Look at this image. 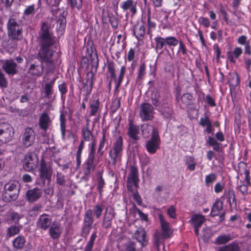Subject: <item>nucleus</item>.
I'll return each instance as SVG.
<instances>
[{"instance_id": "obj_60", "label": "nucleus", "mask_w": 251, "mask_h": 251, "mask_svg": "<svg viewBox=\"0 0 251 251\" xmlns=\"http://www.w3.org/2000/svg\"><path fill=\"white\" fill-rule=\"evenodd\" d=\"M57 183L59 185H63L65 183V176L61 174H57Z\"/></svg>"}, {"instance_id": "obj_32", "label": "nucleus", "mask_w": 251, "mask_h": 251, "mask_svg": "<svg viewBox=\"0 0 251 251\" xmlns=\"http://www.w3.org/2000/svg\"><path fill=\"white\" fill-rule=\"evenodd\" d=\"M232 238L230 234H224L218 236L216 240V243L218 245L226 244L231 240Z\"/></svg>"}, {"instance_id": "obj_40", "label": "nucleus", "mask_w": 251, "mask_h": 251, "mask_svg": "<svg viewBox=\"0 0 251 251\" xmlns=\"http://www.w3.org/2000/svg\"><path fill=\"white\" fill-rule=\"evenodd\" d=\"M95 168V166L94 164V162L87 160L86 162V167L85 171V174H90L91 172L94 171Z\"/></svg>"}, {"instance_id": "obj_1", "label": "nucleus", "mask_w": 251, "mask_h": 251, "mask_svg": "<svg viewBox=\"0 0 251 251\" xmlns=\"http://www.w3.org/2000/svg\"><path fill=\"white\" fill-rule=\"evenodd\" d=\"M39 38L41 39V48L39 51L41 59L51 65L52 68L53 51L49 47L54 44V36L51 31V27L47 22L43 23L39 32Z\"/></svg>"}, {"instance_id": "obj_6", "label": "nucleus", "mask_w": 251, "mask_h": 251, "mask_svg": "<svg viewBox=\"0 0 251 251\" xmlns=\"http://www.w3.org/2000/svg\"><path fill=\"white\" fill-rule=\"evenodd\" d=\"M14 134L13 127L8 123H0V137L4 139L5 143L11 141Z\"/></svg>"}, {"instance_id": "obj_20", "label": "nucleus", "mask_w": 251, "mask_h": 251, "mask_svg": "<svg viewBox=\"0 0 251 251\" xmlns=\"http://www.w3.org/2000/svg\"><path fill=\"white\" fill-rule=\"evenodd\" d=\"M50 123L51 120L49 115L46 113H42L39 118V125L40 127L44 130H46Z\"/></svg>"}, {"instance_id": "obj_3", "label": "nucleus", "mask_w": 251, "mask_h": 251, "mask_svg": "<svg viewBox=\"0 0 251 251\" xmlns=\"http://www.w3.org/2000/svg\"><path fill=\"white\" fill-rule=\"evenodd\" d=\"M7 33L13 40H20L22 38V28L14 19H10L7 23Z\"/></svg>"}, {"instance_id": "obj_16", "label": "nucleus", "mask_w": 251, "mask_h": 251, "mask_svg": "<svg viewBox=\"0 0 251 251\" xmlns=\"http://www.w3.org/2000/svg\"><path fill=\"white\" fill-rule=\"evenodd\" d=\"M62 231V228L59 224L54 222L49 229V233L51 238L58 239Z\"/></svg>"}, {"instance_id": "obj_12", "label": "nucleus", "mask_w": 251, "mask_h": 251, "mask_svg": "<svg viewBox=\"0 0 251 251\" xmlns=\"http://www.w3.org/2000/svg\"><path fill=\"white\" fill-rule=\"evenodd\" d=\"M120 5L123 11L129 10L132 15L137 12V2L133 0H122Z\"/></svg>"}, {"instance_id": "obj_57", "label": "nucleus", "mask_w": 251, "mask_h": 251, "mask_svg": "<svg viewBox=\"0 0 251 251\" xmlns=\"http://www.w3.org/2000/svg\"><path fill=\"white\" fill-rule=\"evenodd\" d=\"M135 57V51L132 48H130L127 54L126 59L129 62L132 61L134 60Z\"/></svg>"}, {"instance_id": "obj_56", "label": "nucleus", "mask_w": 251, "mask_h": 251, "mask_svg": "<svg viewBox=\"0 0 251 251\" xmlns=\"http://www.w3.org/2000/svg\"><path fill=\"white\" fill-rule=\"evenodd\" d=\"M211 123L209 120V119L205 116L204 118H201L200 121V124L201 126H206L209 124H210Z\"/></svg>"}, {"instance_id": "obj_31", "label": "nucleus", "mask_w": 251, "mask_h": 251, "mask_svg": "<svg viewBox=\"0 0 251 251\" xmlns=\"http://www.w3.org/2000/svg\"><path fill=\"white\" fill-rule=\"evenodd\" d=\"M91 115L95 116L98 111L100 106V101L98 99L95 98L90 102Z\"/></svg>"}, {"instance_id": "obj_36", "label": "nucleus", "mask_w": 251, "mask_h": 251, "mask_svg": "<svg viewBox=\"0 0 251 251\" xmlns=\"http://www.w3.org/2000/svg\"><path fill=\"white\" fill-rule=\"evenodd\" d=\"M166 45L169 46L176 47L178 43V40L174 36H169L165 38Z\"/></svg>"}, {"instance_id": "obj_30", "label": "nucleus", "mask_w": 251, "mask_h": 251, "mask_svg": "<svg viewBox=\"0 0 251 251\" xmlns=\"http://www.w3.org/2000/svg\"><path fill=\"white\" fill-rule=\"evenodd\" d=\"M139 133V127L130 123L128 129V135L132 139L136 140L138 139V134Z\"/></svg>"}, {"instance_id": "obj_8", "label": "nucleus", "mask_w": 251, "mask_h": 251, "mask_svg": "<svg viewBox=\"0 0 251 251\" xmlns=\"http://www.w3.org/2000/svg\"><path fill=\"white\" fill-rule=\"evenodd\" d=\"M160 140L158 133H155L151 136V139L147 141L146 143V149L147 151L151 153H155L159 148Z\"/></svg>"}, {"instance_id": "obj_59", "label": "nucleus", "mask_w": 251, "mask_h": 251, "mask_svg": "<svg viewBox=\"0 0 251 251\" xmlns=\"http://www.w3.org/2000/svg\"><path fill=\"white\" fill-rule=\"evenodd\" d=\"M23 217V216L22 215H19L16 212H13L11 214V217L12 220L14 221L16 223H18L20 219H22Z\"/></svg>"}, {"instance_id": "obj_50", "label": "nucleus", "mask_w": 251, "mask_h": 251, "mask_svg": "<svg viewBox=\"0 0 251 251\" xmlns=\"http://www.w3.org/2000/svg\"><path fill=\"white\" fill-rule=\"evenodd\" d=\"M107 69L108 71L111 75V77L112 78H115L116 75L115 73V69L114 63L112 62L108 63Z\"/></svg>"}, {"instance_id": "obj_58", "label": "nucleus", "mask_w": 251, "mask_h": 251, "mask_svg": "<svg viewBox=\"0 0 251 251\" xmlns=\"http://www.w3.org/2000/svg\"><path fill=\"white\" fill-rule=\"evenodd\" d=\"M7 85V81L4 76V75L0 72V86L5 88Z\"/></svg>"}, {"instance_id": "obj_10", "label": "nucleus", "mask_w": 251, "mask_h": 251, "mask_svg": "<svg viewBox=\"0 0 251 251\" xmlns=\"http://www.w3.org/2000/svg\"><path fill=\"white\" fill-rule=\"evenodd\" d=\"M51 217L50 215L43 214L38 218L37 222V226L39 228L46 230L51 226Z\"/></svg>"}, {"instance_id": "obj_14", "label": "nucleus", "mask_w": 251, "mask_h": 251, "mask_svg": "<svg viewBox=\"0 0 251 251\" xmlns=\"http://www.w3.org/2000/svg\"><path fill=\"white\" fill-rule=\"evenodd\" d=\"M42 64L41 65H31L29 69V72L31 74L35 75H41L43 73V63H46L47 66L49 70H51L54 68V64L52 62V68H50V67H51V65L47 62L43 61L42 59Z\"/></svg>"}, {"instance_id": "obj_55", "label": "nucleus", "mask_w": 251, "mask_h": 251, "mask_svg": "<svg viewBox=\"0 0 251 251\" xmlns=\"http://www.w3.org/2000/svg\"><path fill=\"white\" fill-rule=\"evenodd\" d=\"M146 72V66L144 63H142L140 65L139 69L138 70V78H141L145 74Z\"/></svg>"}, {"instance_id": "obj_46", "label": "nucleus", "mask_w": 251, "mask_h": 251, "mask_svg": "<svg viewBox=\"0 0 251 251\" xmlns=\"http://www.w3.org/2000/svg\"><path fill=\"white\" fill-rule=\"evenodd\" d=\"M126 70V66H122L121 68L120 73L119 75V76L118 78L117 84V88H118L119 87L121 82L123 81V78H124Z\"/></svg>"}, {"instance_id": "obj_48", "label": "nucleus", "mask_w": 251, "mask_h": 251, "mask_svg": "<svg viewBox=\"0 0 251 251\" xmlns=\"http://www.w3.org/2000/svg\"><path fill=\"white\" fill-rule=\"evenodd\" d=\"M85 222H87L89 225H91L93 223V219L92 217V210L88 209L85 214Z\"/></svg>"}, {"instance_id": "obj_61", "label": "nucleus", "mask_w": 251, "mask_h": 251, "mask_svg": "<svg viewBox=\"0 0 251 251\" xmlns=\"http://www.w3.org/2000/svg\"><path fill=\"white\" fill-rule=\"evenodd\" d=\"M134 212L138 214L140 218L145 221L148 220V216L145 213H143L138 208L134 209Z\"/></svg>"}, {"instance_id": "obj_45", "label": "nucleus", "mask_w": 251, "mask_h": 251, "mask_svg": "<svg viewBox=\"0 0 251 251\" xmlns=\"http://www.w3.org/2000/svg\"><path fill=\"white\" fill-rule=\"evenodd\" d=\"M18 189L17 185L14 183H9L6 184L4 186V190L6 194H7V192L16 191Z\"/></svg>"}, {"instance_id": "obj_23", "label": "nucleus", "mask_w": 251, "mask_h": 251, "mask_svg": "<svg viewBox=\"0 0 251 251\" xmlns=\"http://www.w3.org/2000/svg\"><path fill=\"white\" fill-rule=\"evenodd\" d=\"M142 131L145 137H148L150 134L151 136L155 133H158L156 129L152 125L144 124L142 126Z\"/></svg>"}, {"instance_id": "obj_18", "label": "nucleus", "mask_w": 251, "mask_h": 251, "mask_svg": "<svg viewBox=\"0 0 251 251\" xmlns=\"http://www.w3.org/2000/svg\"><path fill=\"white\" fill-rule=\"evenodd\" d=\"M114 217V209L110 207H107L103 220V225L106 228L111 225V221Z\"/></svg>"}, {"instance_id": "obj_49", "label": "nucleus", "mask_w": 251, "mask_h": 251, "mask_svg": "<svg viewBox=\"0 0 251 251\" xmlns=\"http://www.w3.org/2000/svg\"><path fill=\"white\" fill-rule=\"evenodd\" d=\"M199 23L205 27H208L210 25L209 19L205 17H201L199 19Z\"/></svg>"}, {"instance_id": "obj_63", "label": "nucleus", "mask_w": 251, "mask_h": 251, "mask_svg": "<svg viewBox=\"0 0 251 251\" xmlns=\"http://www.w3.org/2000/svg\"><path fill=\"white\" fill-rule=\"evenodd\" d=\"M247 37L245 35H242L238 37L237 39V42L240 45H245L247 43Z\"/></svg>"}, {"instance_id": "obj_54", "label": "nucleus", "mask_w": 251, "mask_h": 251, "mask_svg": "<svg viewBox=\"0 0 251 251\" xmlns=\"http://www.w3.org/2000/svg\"><path fill=\"white\" fill-rule=\"evenodd\" d=\"M35 12V8L34 5L27 6L24 10V15H29Z\"/></svg>"}, {"instance_id": "obj_47", "label": "nucleus", "mask_w": 251, "mask_h": 251, "mask_svg": "<svg viewBox=\"0 0 251 251\" xmlns=\"http://www.w3.org/2000/svg\"><path fill=\"white\" fill-rule=\"evenodd\" d=\"M216 179V176L214 174H210L207 175L205 178V182L206 185H209L213 182Z\"/></svg>"}, {"instance_id": "obj_34", "label": "nucleus", "mask_w": 251, "mask_h": 251, "mask_svg": "<svg viewBox=\"0 0 251 251\" xmlns=\"http://www.w3.org/2000/svg\"><path fill=\"white\" fill-rule=\"evenodd\" d=\"M97 237L96 232H94L91 235L89 241L85 248V251H91L93 247L94 241Z\"/></svg>"}, {"instance_id": "obj_43", "label": "nucleus", "mask_w": 251, "mask_h": 251, "mask_svg": "<svg viewBox=\"0 0 251 251\" xmlns=\"http://www.w3.org/2000/svg\"><path fill=\"white\" fill-rule=\"evenodd\" d=\"M82 135L84 139L86 141H90L93 138L91 131L87 127L82 129Z\"/></svg>"}, {"instance_id": "obj_28", "label": "nucleus", "mask_w": 251, "mask_h": 251, "mask_svg": "<svg viewBox=\"0 0 251 251\" xmlns=\"http://www.w3.org/2000/svg\"><path fill=\"white\" fill-rule=\"evenodd\" d=\"M185 161L187 168L189 170L194 171L195 170L197 162L194 157L192 156H186L185 157Z\"/></svg>"}, {"instance_id": "obj_44", "label": "nucleus", "mask_w": 251, "mask_h": 251, "mask_svg": "<svg viewBox=\"0 0 251 251\" xmlns=\"http://www.w3.org/2000/svg\"><path fill=\"white\" fill-rule=\"evenodd\" d=\"M102 211V206L99 204L96 205L93 209V213L96 215L97 218H99L100 217Z\"/></svg>"}, {"instance_id": "obj_33", "label": "nucleus", "mask_w": 251, "mask_h": 251, "mask_svg": "<svg viewBox=\"0 0 251 251\" xmlns=\"http://www.w3.org/2000/svg\"><path fill=\"white\" fill-rule=\"evenodd\" d=\"M155 43V50H161L163 46L166 45L165 38H162L159 36L156 37L154 38Z\"/></svg>"}, {"instance_id": "obj_9", "label": "nucleus", "mask_w": 251, "mask_h": 251, "mask_svg": "<svg viewBox=\"0 0 251 251\" xmlns=\"http://www.w3.org/2000/svg\"><path fill=\"white\" fill-rule=\"evenodd\" d=\"M139 178L137 168L132 166L130 168V171L127 182V187L129 190H131L132 186L136 188L138 187Z\"/></svg>"}, {"instance_id": "obj_7", "label": "nucleus", "mask_w": 251, "mask_h": 251, "mask_svg": "<svg viewBox=\"0 0 251 251\" xmlns=\"http://www.w3.org/2000/svg\"><path fill=\"white\" fill-rule=\"evenodd\" d=\"M35 139L34 130L30 127L26 128L22 138L23 146L26 148L30 147L34 144Z\"/></svg>"}, {"instance_id": "obj_4", "label": "nucleus", "mask_w": 251, "mask_h": 251, "mask_svg": "<svg viewBox=\"0 0 251 251\" xmlns=\"http://www.w3.org/2000/svg\"><path fill=\"white\" fill-rule=\"evenodd\" d=\"M123 141L122 137L119 136L116 138L115 141L112 146V150L109 152V156L113 160V163L115 164L117 159L121 156L123 151Z\"/></svg>"}, {"instance_id": "obj_21", "label": "nucleus", "mask_w": 251, "mask_h": 251, "mask_svg": "<svg viewBox=\"0 0 251 251\" xmlns=\"http://www.w3.org/2000/svg\"><path fill=\"white\" fill-rule=\"evenodd\" d=\"M51 172L47 167L46 163L44 160H42L40 168V176L43 179L50 180L51 177Z\"/></svg>"}, {"instance_id": "obj_13", "label": "nucleus", "mask_w": 251, "mask_h": 251, "mask_svg": "<svg viewBox=\"0 0 251 251\" xmlns=\"http://www.w3.org/2000/svg\"><path fill=\"white\" fill-rule=\"evenodd\" d=\"M238 173L237 177L238 178L240 176L243 177L246 183L249 185H251V177L250 176V172L247 169V165L244 162H240L238 164Z\"/></svg>"}, {"instance_id": "obj_39", "label": "nucleus", "mask_w": 251, "mask_h": 251, "mask_svg": "<svg viewBox=\"0 0 251 251\" xmlns=\"http://www.w3.org/2000/svg\"><path fill=\"white\" fill-rule=\"evenodd\" d=\"M66 120L65 118V116L63 114H61L60 115V129L61 131V134L62 136L64 137L65 135V128H66V124H65Z\"/></svg>"}, {"instance_id": "obj_29", "label": "nucleus", "mask_w": 251, "mask_h": 251, "mask_svg": "<svg viewBox=\"0 0 251 251\" xmlns=\"http://www.w3.org/2000/svg\"><path fill=\"white\" fill-rule=\"evenodd\" d=\"M218 251H240V248L238 244L232 242L228 245L220 247Z\"/></svg>"}, {"instance_id": "obj_2", "label": "nucleus", "mask_w": 251, "mask_h": 251, "mask_svg": "<svg viewBox=\"0 0 251 251\" xmlns=\"http://www.w3.org/2000/svg\"><path fill=\"white\" fill-rule=\"evenodd\" d=\"M159 219L161 223L162 233L156 232L154 235V244L157 248L161 242V239L169 237L172 233L169 223L165 220L162 214L159 215Z\"/></svg>"}, {"instance_id": "obj_38", "label": "nucleus", "mask_w": 251, "mask_h": 251, "mask_svg": "<svg viewBox=\"0 0 251 251\" xmlns=\"http://www.w3.org/2000/svg\"><path fill=\"white\" fill-rule=\"evenodd\" d=\"M54 80L47 83L45 85V91L46 96L49 98L50 96L52 94V89L54 85Z\"/></svg>"}, {"instance_id": "obj_64", "label": "nucleus", "mask_w": 251, "mask_h": 251, "mask_svg": "<svg viewBox=\"0 0 251 251\" xmlns=\"http://www.w3.org/2000/svg\"><path fill=\"white\" fill-rule=\"evenodd\" d=\"M148 24L149 31L152 30V29L155 28L156 25L154 22L151 21L150 16H148Z\"/></svg>"}, {"instance_id": "obj_5", "label": "nucleus", "mask_w": 251, "mask_h": 251, "mask_svg": "<svg viewBox=\"0 0 251 251\" xmlns=\"http://www.w3.org/2000/svg\"><path fill=\"white\" fill-rule=\"evenodd\" d=\"M38 165V158L33 153H27L23 161V168L26 171H31L36 168Z\"/></svg>"}, {"instance_id": "obj_62", "label": "nucleus", "mask_w": 251, "mask_h": 251, "mask_svg": "<svg viewBox=\"0 0 251 251\" xmlns=\"http://www.w3.org/2000/svg\"><path fill=\"white\" fill-rule=\"evenodd\" d=\"M71 6L73 7H76L78 9L81 7V0H71Z\"/></svg>"}, {"instance_id": "obj_41", "label": "nucleus", "mask_w": 251, "mask_h": 251, "mask_svg": "<svg viewBox=\"0 0 251 251\" xmlns=\"http://www.w3.org/2000/svg\"><path fill=\"white\" fill-rule=\"evenodd\" d=\"M230 78L228 79V83L229 85L232 86H235L238 85L239 83V78L238 75L234 73L232 75H230Z\"/></svg>"}, {"instance_id": "obj_27", "label": "nucleus", "mask_w": 251, "mask_h": 251, "mask_svg": "<svg viewBox=\"0 0 251 251\" xmlns=\"http://www.w3.org/2000/svg\"><path fill=\"white\" fill-rule=\"evenodd\" d=\"M223 208V202L220 201H216L213 205L211 211V215L212 216L214 217L218 215Z\"/></svg>"}, {"instance_id": "obj_19", "label": "nucleus", "mask_w": 251, "mask_h": 251, "mask_svg": "<svg viewBox=\"0 0 251 251\" xmlns=\"http://www.w3.org/2000/svg\"><path fill=\"white\" fill-rule=\"evenodd\" d=\"M16 64L13 60H5L2 65V67L5 72L8 74L14 75L16 73Z\"/></svg>"}, {"instance_id": "obj_17", "label": "nucleus", "mask_w": 251, "mask_h": 251, "mask_svg": "<svg viewBox=\"0 0 251 251\" xmlns=\"http://www.w3.org/2000/svg\"><path fill=\"white\" fill-rule=\"evenodd\" d=\"M152 102L156 107H157L158 110L161 112L162 114L166 118H169L173 113L172 109L170 107H168L166 108H163L160 107L159 102L158 100V96H155V97L153 98L151 97Z\"/></svg>"}, {"instance_id": "obj_53", "label": "nucleus", "mask_w": 251, "mask_h": 251, "mask_svg": "<svg viewBox=\"0 0 251 251\" xmlns=\"http://www.w3.org/2000/svg\"><path fill=\"white\" fill-rule=\"evenodd\" d=\"M125 251H137L134 244L129 241L126 245Z\"/></svg>"}, {"instance_id": "obj_15", "label": "nucleus", "mask_w": 251, "mask_h": 251, "mask_svg": "<svg viewBox=\"0 0 251 251\" xmlns=\"http://www.w3.org/2000/svg\"><path fill=\"white\" fill-rule=\"evenodd\" d=\"M42 194V191L40 189L34 188L28 190L26 193L27 200L30 202H34L38 200Z\"/></svg>"}, {"instance_id": "obj_35", "label": "nucleus", "mask_w": 251, "mask_h": 251, "mask_svg": "<svg viewBox=\"0 0 251 251\" xmlns=\"http://www.w3.org/2000/svg\"><path fill=\"white\" fill-rule=\"evenodd\" d=\"M21 226H12L7 229V234L9 236H13L18 234L21 230Z\"/></svg>"}, {"instance_id": "obj_26", "label": "nucleus", "mask_w": 251, "mask_h": 251, "mask_svg": "<svg viewBox=\"0 0 251 251\" xmlns=\"http://www.w3.org/2000/svg\"><path fill=\"white\" fill-rule=\"evenodd\" d=\"M25 243V239L24 236L20 235L17 237L13 241V247L17 250L23 249Z\"/></svg>"}, {"instance_id": "obj_51", "label": "nucleus", "mask_w": 251, "mask_h": 251, "mask_svg": "<svg viewBox=\"0 0 251 251\" xmlns=\"http://www.w3.org/2000/svg\"><path fill=\"white\" fill-rule=\"evenodd\" d=\"M167 214L171 218L175 219L176 217V209L173 205L167 209Z\"/></svg>"}, {"instance_id": "obj_22", "label": "nucleus", "mask_w": 251, "mask_h": 251, "mask_svg": "<svg viewBox=\"0 0 251 251\" xmlns=\"http://www.w3.org/2000/svg\"><path fill=\"white\" fill-rule=\"evenodd\" d=\"M134 34L138 40L142 39L145 34V26L143 22L138 23L134 26Z\"/></svg>"}, {"instance_id": "obj_25", "label": "nucleus", "mask_w": 251, "mask_h": 251, "mask_svg": "<svg viewBox=\"0 0 251 251\" xmlns=\"http://www.w3.org/2000/svg\"><path fill=\"white\" fill-rule=\"evenodd\" d=\"M242 53V49L240 47H236L232 51L227 52V57L230 62L235 63V58H238Z\"/></svg>"}, {"instance_id": "obj_37", "label": "nucleus", "mask_w": 251, "mask_h": 251, "mask_svg": "<svg viewBox=\"0 0 251 251\" xmlns=\"http://www.w3.org/2000/svg\"><path fill=\"white\" fill-rule=\"evenodd\" d=\"M193 96L190 94H184L181 98L182 102L185 105H190L192 102Z\"/></svg>"}, {"instance_id": "obj_52", "label": "nucleus", "mask_w": 251, "mask_h": 251, "mask_svg": "<svg viewBox=\"0 0 251 251\" xmlns=\"http://www.w3.org/2000/svg\"><path fill=\"white\" fill-rule=\"evenodd\" d=\"M225 184L223 182H218L214 186V191L216 193H221L224 189Z\"/></svg>"}, {"instance_id": "obj_42", "label": "nucleus", "mask_w": 251, "mask_h": 251, "mask_svg": "<svg viewBox=\"0 0 251 251\" xmlns=\"http://www.w3.org/2000/svg\"><path fill=\"white\" fill-rule=\"evenodd\" d=\"M104 185V181L102 177V175L100 173H99V178H98V183L97 185V188L98 191L100 194H101L102 192V189Z\"/></svg>"}, {"instance_id": "obj_24", "label": "nucleus", "mask_w": 251, "mask_h": 251, "mask_svg": "<svg viewBox=\"0 0 251 251\" xmlns=\"http://www.w3.org/2000/svg\"><path fill=\"white\" fill-rule=\"evenodd\" d=\"M205 220L204 216L200 214H195L192 216L189 222L194 226L201 227Z\"/></svg>"}, {"instance_id": "obj_11", "label": "nucleus", "mask_w": 251, "mask_h": 251, "mask_svg": "<svg viewBox=\"0 0 251 251\" xmlns=\"http://www.w3.org/2000/svg\"><path fill=\"white\" fill-rule=\"evenodd\" d=\"M140 115L143 120L151 119L153 115L152 106L148 103L143 104L141 106Z\"/></svg>"}]
</instances>
